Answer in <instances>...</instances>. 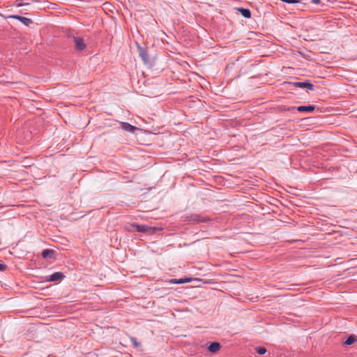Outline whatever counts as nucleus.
<instances>
[{
  "label": "nucleus",
  "instance_id": "obj_1",
  "mask_svg": "<svg viewBox=\"0 0 357 357\" xmlns=\"http://www.w3.org/2000/svg\"><path fill=\"white\" fill-rule=\"evenodd\" d=\"M127 229L131 232L153 234L156 230V228L149 227L146 225H138L136 223H132L127 226Z\"/></svg>",
  "mask_w": 357,
  "mask_h": 357
},
{
  "label": "nucleus",
  "instance_id": "obj_2",
  "mask_svg": "<svg viewBox=\"0 0 357 357\" xmlns=\"http://www.w3.org/2000/svg\"><path fill=\"white\" fill-rule=\"evenodd\" d=\"M73 41L75 44V48L77 51H82L86 48V44L82 38L73 36Z\"/></svg>",
  "mask_w": 357,
  "mask_h": 357
},
{
  "label": "nucleus",
  "instance_id": "obj_3",
  "mask_svg": "<svg viewBox=\"0 0 357 357\" xmlns=\"http://www.w3.org/2000/svg\"><path fill=\"white\" fill-rule=\"evenodd\" d=\"M290 84H292L294 86L302 88V89H307L309 90H314V85L308 82H289Z\"/></svg>",
  "mask_w": 357,
  "mask_h": 357
},
{
  "label": "nucleus",
  "instance_id": "obj_4",
  "mask_svg": "<svg viewBox=\"0 0 357 357\" xmlns=\"http://www.w3.org/2000/svg\"><path fill=\"white\" fill-rule=\"evenodd\" d=\"M221 348L220 344L217 342H209L207 343V349L212 354H215Z\"/></svg>",
  "mask_w": 357,
  "mask_h": 357
},
{
  "label": "nucleus",
  "instance_id": "obj_5",
  "mask_svg": "<svg viewBox=\"0 0 357 357\" xmlns=\"http://www.w3.org/2000/svg\"><path fill=\"white\" fill-rule=\"evenodd\" d=\"M121 128L123 130H124L125 131L131 132V133H134L135 130H139L138 128H137L127 122H121Z\"/></svg>",
  "mask_w": 357,
  "mask_h": 357
},
{
  "label": "nucleus",
  "instance_id": "obj_6",
  "mask_svg": "<svg viewBox=\"0 0 357 357\" xmlns=\"http://www.w3.org/2000/svg\"><path fill=\"white\" fill-rule=\"evenodd\" d=\"M10 18L16 19L22 22L24 24L29 26V24L33 23V21L30 18H27L25 17H22L20 15H12L10 16Z\"/></svg>",
  "mask_w": 357,
  "mask_h": 357
},
{
  "label": "nucleus",
  "instance_id": "obj_7",
  "mask_svg": "<svg viewBox=\"0 0 357 357\" xmlns=\"http://www.w3.org/2000/svg\"><path fill=\"white\" fill-rule=\"evenodd\" d=\"M293 109H296L298 112H312L315 109V106L314 105H307V106H299L297 107H293Z\"/></svg>",
  "mask_w": 357,
  "mask_h": 357
},
{
  "label": "nucleus",
  "instance_id": "obj_8",
  "mask_svg": "<svg viewBox=\"0 0 357 357\" xmlns=\"http://www.w3.org/2000/svg\"><path fill=\"white\" fill-rule=\"evenodd\" d=\"M42 256L44 259H52L54 257V251L53 250L45 249L42 252Z\"/></svg>",
  "mask_w": 357,
  "mask_h": 357
},
{
  "label": "nucleus",
  "instance_id": "obj_9",
  "mask_svg": "<svg viewBox=\"0 0 357 357\" xmlns=\"http://www.w3.org/2000/svg\"><path fill=\"white\" fill-rule=\"evenodd\" d=\"M139 56L142 58L145 63H149V56L146 50L140 48L139 49Z\"/></svg>",
  "mask_w": 357,
  "mask_h": 357
},
{
  "label": "nucleus",
  "instance_id": "obj_10",
  "mask_svg": "<svg viewBox=\"0 0 357 357\" xmlns=\"http://www.w3.org/2000/svg\"><path fill=\"white\" fill-rule=\"evenodd\" d=\"M64 278V275L61 272H56L50 275V281L55 282L61 280Z\"/></svg>",
  "mask_w": 357,
  "mask_h": 357
},
{
  "label": "nucleus",
  "instance_id": "obj_11",
  "mask_svg": "<svg viewBox=\"0 0 357 357\" xmlns=\"http://www.w3.org/2000/svg\"><path fill=\"white\" fill-rule=\"evenodd\" d=\"M357 341V337L354 335H349L345 341H344L343 344L345 346H350L354 344Z\"/></svg>",
  "mask_w": 357,
  "mask_h": 357
},
{
  "label": "nucleus",
  "instance_id": "obj_12",
  "mask_svg": "<svg viewBox=\"0 0 357 357\" xmlns=\"http://www.w3.org/2000/svg\"><path fill=\"white\" fill-rule=\"evenodd\" d=\"M191 281L190 278H181V279H172L170 280V283L172 284H183V283H188Z\"/></svg>",
  "mask_w": 357,
  "mask_h": 357
},
{
  "label": "nucleus",
  "instance_id": "obj_13",
  "mask_svg": "<svg viewBox=\"0 0 357 357\" xmlns=\"http://www.w3.org/2000/svg\"><path fill=\"white\" fill-rule=\"evenodd\" d=\"M239 11L244 17L250 18L251 17V12L249 9L240 8Z\"/></svg>",
  "mask_w": 357,
  "mask_h": 357
},
{
  "label": "nucleus",
  "instance_id": "obj_14",
  "mask_svg": "<svg viewBox=\"0 0 357 357\" xmlns=\"http://www.w3.org/2000/svg\"><path fill=\"white\" fill-rule=\"evenodd\" d=\"M194 220L198 222H208L210 219L208 218L201 217L200 215H195Z\"/></svg>",
  "mask_w": 357,
  "mask_h": 357
},
{
  "label": "nucleus",
  "instance_id": "obj_15",
  "mask_svg": "<svg viewBox=\"0 0 357 357\" xmlns=\"http://www.w3.org/2000/svg\"><path fill=\"white\" fill-rule=\"evenodd\" d=\"M130 341H131L133 347L135 348H139L141 346V343L139 342H138L137 338L135 337H131Z\"/></svg>",
  "mask_w": 357,
  "mask_h": 357
},
{
  "label": "nucleus",
  "instance_id": "obj_16",
  "mask_svg": "<svg viewBox=\"0 0 357 357\" xmlns=\"http://www.w3.org/2000/svg\"><path fill=\"white\" fill-rule=\"evenodd\" d=\"M255 349L259 355H264L266 352V349L262 347H257Z\"/></svg>",
  "mask_w": 357,
  "mask_h": 357
},
{
  "label": "nucleus",
  "instance_id": "obj_17",
  "mask_svg": "<svg viewBox=\"0 0 357 357\" xmlns=\"http://www.w3.org/2000/svg\"><path fill=\"white\" fill-rule=\"evenodd\" d=\"M24 0H15L14 2V5L17 7L23 6Z\"/></svg>",
  "mask_w": 357,
  "mask_h": 357
},
{
  "label": "nucleus",
  "instance_id": "obj_18",
  "mask_svg": "<svg viewBox=\"0 0 357 357\" xmlns=\"http://www.w3.org/2000/svg\"><path fill=\"white\" fill-rule=\"evenodd\" d=\"M7 266L5 264H1L0 263V271H3L6 269Z\"/></svg>",
  "mask_w": 357,
  "mask_h": 357
},
{
  "label": "nucleus",
  "instance_id": "obj_19",
  "mask_svg": "<svg viewBox=\"0 0 357 357\" xmlns=\"http://www.w3.org/2000/svg\"><path fill=\"white\" fill-rule=\"evenodd\" d=\"M320 0H312V3L314 4H318L320 3Z\"/></svg>",
  "mask_w": 357,
  "mask_h": 357
},
{
  "label": "nucleus",
  "instance_id": "obj_20",
  "mask_svg": "<svg viewBox=\"0 0 357 357\" xmlns=\"http://www.w3.org/2000/svg\"><path fill=\"white\" fill-rule=\"evenodd\" d=\"M29 4H30V3H29V2H28V1H25V0H24V1H23V6H28V5H29Z\"/></svg>",
  "mask_w": 357,
  "mask_h": 357
}]
</instances>
